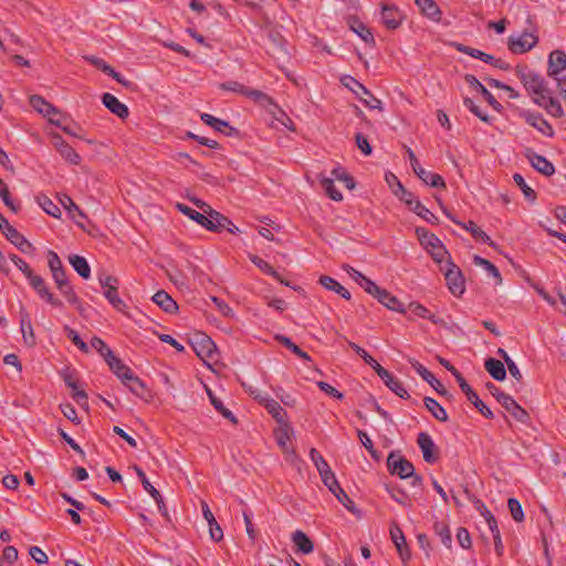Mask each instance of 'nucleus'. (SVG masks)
<instances>
[{
  "label": "nucleus",
  "instance_id": "nucleus-40",
  "mask_svg": "<svg viewBox=\"0 0 566 566\" xmlns=\"http://www.w3.org/2000/svg\"><path fill=\"white\" fill-rule=\"evenodd\" d=\"M464 493L475 504V509L481 513V515L485 518L490 531L492 532V526L497 525V522L491 511L484 505L482 501L474 497L468 489H464Z\"/></svg>",
  "mask_w": 566,
  "mask_h": 566
},
{
  "label": "nucleus",
  "instance_id": "nucleus-59",
  "mask_svg": "<svg viewBox=\"0 0 566 566\" xmlns=\"http://www.w3.org/2000/svg\"><path fill=\"white\" fill-rule=\"evenodd\" d=\"M507 506L514 521L522 522L524 520V512L522 505L516 499H509Z\"/></svg>",
  "mask_w": 566,
  "mask_h": 566
},
{
  "label": "nucleus",
  "instance_id": "nucleus-4",
  "mask_svg": "<svg viewBox=\"0 0 566 566\" xmlns=\"http://www.w3.org/2000/svg\"><path fill=\"white\" fill-rule=\"evenodd\" d=\"M344 86L348 87L355 95L370 109H382V103L375 97L369 90H367L355 77L346 75L342 78Z\"/></svg>",
  "mask_w": 566,
  "mask_h": 566
},
{
  "label": "nucleus",
  "instance_id": "nucleus-62",
  "mask_svg": "<svg viewBox=\"0 0 566 566\" xmlns=\"http://www.w3.org/2000/svg\"><path fill=\"white\" fill-rule=\"evenodd\" d=\"M64 331L66 332L67 337L71 338L73 344L75 346H77L78 349H81L83 353H88L87 344L81 339V337L78 336V334L74 329H72L71 327H69L66 325V326H64Z\"/></svg>",
  "mask_w": 566,
  "mask_h": 566
},
{
  "label": "nucleus",
  "instance_id": "nucleus-61",
  "mask_svg": "<svg viewBox=\"0 0 566 566\" xmlns=\"http://www.w3.org/2000/svg\"><path fill=\"white\" fill-rule=\"evenodd\" d=\"M429 253L432 255L433 260L440 265H442L443 262L446 263L448 259L451 260L448 251L446 250L442 243H440L436 249L429 250Z\"/></svg>",
  "mask_w": 566,
  "mask_h": 566
},
{
  "label": "nucleus",
  "instance_id": "nucleus-47",
  "mask_svg": "<svg viewBox=\"0 0 566 566\" xmlns=\"http://www.w3.org/2000/svg\"><path fill=\"white\" fill-rule=\"evenodd\" d=\"M473 263L475 265L483 266L495 279L496 284L502 283V276H501L499 269L493 263H491L489 260H486L480 255H474Z\"/></svg>",
  "mask_w": 566,
  "mask_h": 566
},
{
  "label": "nucleus",
  "instance_id": "nucleus-20",
  "mask_svg": "<svg viewBox=\"0 0 566 566\" xmlns=\"http://www.w3.org/2000/svg\"><path fill=\"white\" fill-rule=\"evenodd\" d=\"M102 102L113 114L117 115L119 118L124 119L128 116L129 112L125 104L119 102L111 93H104L102 96Z\"/></svg>",
  "mask_w": 566,
  "mask_h": 566
},
{
  "label": "nucleus",
  "instance_id": "nucleus-48",
  "mask_svg": "<svg viewBox=\"0 0 566 566\" xmlns=\"http://www.w3.org/2000/svg\"><path fill=\"white\" fill-rule=\"evenodd\" d=\"M36 201L48 214L54 218H59L61 216V210L59 206L55 205L48 196L39 195L36 197Z\"/></svg>",
  "mask_w": 566,
  "mask_h": 566
},
{
  "label": "nucleus",
  "instance_id": "nucleus-8",
  "mask_svg": "<svg viewBox=\"0 0 566 566\" xmlns=\"http://www.w3.org/2000/svg\"><path fill=\"white\" fill-rule=\"evenodd\" d=\"M538 38L530 32H523L520 35H511L507 40L509 50L514 54L528 52L536 45Z\"/></svg>",
  "mask_w": 566,
  "mask_h": 566
},
{
  "label": "nucleus",
  "instance_id": "nucleus-52",
  "mask_svg": "<svg viewBox=\"0 0 566 566\" xmlns=\"http://www.w3.org/2000/svg\"><path fill=\"white\" fill-rule=\"evenodd\" d=\"M249 259L255 266H258L264 273L271 275L276 280H281V275L266 261H264L260 256L250 254Z\"/></svg>",
  "mask_w": 566,
  "mask_h": 566
},
{
  "label": "nucleus",
  "instance_id": "nucleus-6",
  "mask_svg": "<svg viewBox=\"0 0 566 566\" xmlns=\"http://www.w3.org/2000/svg\"><path fill=\"white\" fill-rule=\"evenodd\" d=\"M440 270L444 272V277L450 292L455 296L463 294L465 287L461 270L449 259L446 261L444 265L440 266Z\"/></svg>",
  "mask_w": 566,
  "mask_h": 566
},
{
  "label": "nucleus",
  "instance_id": "nucleus-44",
  "mask_svg": "<svg viewBox=\"0 0 566 566\" xmlns=\"http://www.w3.org/2000/svg\"><path fill=\"white\" fill-rule=\"evenodd\" d=\"M419 241L421 245L429 252L431 249H436L440 243H442L434 234L429 231L418 228L416 230Z\"/></svg>",
  "mask_w": 566,
  "mask_h": 566
},
{
  "label": "nucleus",
  "instance_id": "nucleus-17",
  "mask_svg": "<svg viewBox=\"0 0 566 566\" xmlns=\"http://www.w3.org/2000/svg\"><path fill=\"white\" fill-rule=\"evenodd\" d=\"M380 379L385 382V385L395 392L398 397L402 399L409 398L408 391L405 389L403 385L399 379L395 378L387 369H381L379 371Z\"/></svg>",
  "mask_w": 566,
  "mask_h": 566
},
{
  "label": "nucleus",
  "instance_id": "nucleus-56",
  "mask_svg": "<svg viewBox=\"0 0 566 566\" xmlns=\"http://www.w3.org/2000/svg\"><path fill=\"white\" fill-rule=\"evenodd\" d=\"M352 30L366 43L374 42L373 33L363 22L355 21L352 24Z\"/></svg>",
  "mask_w": 566,
  "mask_h": 566
},
{
  "label": "nucleus",
  "instance_id": "nucleus-33",
  "mask_svg": "<svg viewBox=\"0 0 566 566\" xmlns=\"http://www.w3.org/2000/svg\"><path fill=\"white\" fill-rule=\"evenodd\" d=\"M134 395L139 398L147 399L150 397L149 390L146 388L145 384L134 374L132 377H128L127 380L123 382Z\"/></svg>",
  "mask_w": 566,
  "mask_h": 566
},
{
  "label": "nucleus",
  "instance_id": "nucleus-60",
  "mask_svg": "<svg viewBox=\"0 0 566 566\" xmlns=\"http://www.w3.org/2000/svg\"><path fill=\"white\" fill-rule=\"evenodd\" d=\"M322 481L325 486L328 488V490L335 495L337 492H340V485L334 474V472L331 470L326 475H322Z\"/></svg>",
  "mask_w": 566,
  "mask_h": 566
},
{
  "label": "nucleus",
  "instance_id": "nucleus-39",
  "mask_svg": "<svg viewBox=\"0 0 566 566\" xmlns=\"http://www.w3.org/2000/svg\"><path fill=\"white\" fill-rule=\"evenodd\" d=\"M292 541L297 547V551L303 554H310L314 549L313 542L308 538V536L303 531H295L292 534Z\"/></svg>",
  "mask_w": 566,
  "mask_h": 566
},
{
  "label": "nucleus",
  "instance_id": "nucleus-50",
  "mask_svg": "<svg viewBox=\"0 0 566 566\" xmlns=\"http://www.w3.org/2000/svg\"><path fill=\"white\" fill-rule=\"evenodd\" d=\"M104 296L119 312H124L126 304L118 295V285L104 290Z\"/></svg>",
  "mask_w": 566,
  "mask_h": 566
},
{
  "label": "nucleus",
  "instance_id": "nucleus-26",
  "mask_svg": "<svg viewBox=\"0 0 566 566\" xmlns=\"http://www.w3.org/2000/svg\"><path fill=\"white\" fill-rule=\"evenodd\" d=\"M262 405L268 410V412L276 420L279 424L287 422L286 411L281 407V405L271 398L262 399Z\"/></svg>",
  "mask_w": 566,
  "mask_h": 566
},
{
  "label": "nucleus",
  "instance_id": "nucleus-58",
  "mask_svg": "<svg viewBox=\"0 0 566 566\" xmlns=\"http://www.w3.org/2000/svg\"><path fill=\"white\" fill-rule=\"evenodd\" d=\"M133 468L138 478L140 479V482L145 491H147L151 497H156L158 495V490L155 486H153V484L148 481L145 472L138 465H134Z\"/></svg>",
  "mask_w": 566,
  "mask_h": 566
},
{
  "label": "nucleus",
  "instance_id": "nucleus-31",
  "mask_svg": "<svg viewBox=\"0 0 566 566\" xmlns=\"http://www.w3.org/2000/svg\"><path fill=\"white\" fill-rule=\"evenodd\" d=\"M408 310L416 316L427 318L436 325L447 326V323L444 322L443 318H440L433 314H430L429 310L419 303H413V302L410 303L408 306Z\"/></svg>",
  "mask_w": 566,
  "mask_h": 566
},
{
  "label": "nucleus",
  "instance_id": "nucleus-41",
  "mask_svg": "<svg viewBox=\"0 0 566 566\" xmlns=\"http://www.w3.org/2000/svg\"><path fill=\"white\" fill-rule=\"evenodd\" d=\"M176 208L181 212L184 213L185 216L189 217L191 220L196 221L198 224H200L201 227L203 228H207V222H208V219H209V216L203 213V212H199L184 203H176Z\"/></svg>",
  "mask_w": 566,
  "mask_h": 566
},
{
  "label": "nucleus",
  "instance_id": "nucleus-19",
  "mask_svg": "<svg viewBox=\"0 0 566 566\" xmlns=\"http://www.w3.org/2000/svg\"><path fill=\"white\" fill-rule=\"evenodd\" d=\"M374 297H376L382 305H385L387 308L391 311L398 313H406L403 304L385 289L379 287L378 292L375 293Z\"/></svg>",
  "mask_w": 566,
  "mask_h": 566
},
{
  "label": "nucleus",
  "instance_id": "nucleus-9",
  "mask_svg": "<svg viewBox=\"0 0 566 566\" xmlns=\"http://www.w3.org/2000/svg\"><path fill=\"white\" fill-rule=\"evenodd\" d=\"M409 364L412 368L419 374V376L427 381L439 395L451 398V394L444 388L440 380H438L434 375L429 371L424 366H422L419 361L409 358Z\"/></svg>",
  "mask_w": 566,
  "mask_h": 566
},
{
  "label": "nucleus",
  "instance_id": "nucleus-51",
  "mask_svg": "<svg viewBox=\"0 0 566 566\" xmlns=\"http://www.w3.org/2000/svg\"><path fill=\"white\" fill-rule=\"evenodd\" d=\"M321 187L326 193V196H328L332 200H343V195L334 185V179H321Z\"/></svg>",
  "mask_w": 566,
  "mask_h": 566
},
{
  "label": "nucleus",
  "instance_id": "nucleus-64",
  "mask_svg": "<svg viewBox=\"0 0 566 566\" xmlns=\"http://www.w3.org/2000/svg\"><path fill=\"white\" fill-rule=\"evenodd\" d=\"M457 541H458L459 545L464 549H469L472 546L470 533L468 532V530L465 527L458 528Z\"/></svg>",
  "mask_w": 566,
  "mask_h": 566
},
{
  "label": "nucleus",
  "instance_id": "nucleus-23",
  "mask_svg": "<svg viewBox=\"0 0 566 566\" xmlns=\"http://www.w3.org/2000/svg\"><path fill=\"white\" fill-rule=\"evenodd\" d=\"M467 84L471 87L478 90L484 99L494 108L499 109L500 103L494 98V96L488 91V88L474 76L471 74H467L464 76Z\"/></svg>",
  "mask_w": 566,
  "mask_h": 566
},
{
  "label": "nucleus",
  "instance_id": "nucleus-38",
  "mask_svg": "<svg viewBox=\"0 0 566 566\" xmlns=\"http://www.w3.org/2000/svg\"><path fill=\"white\" fill-rule=\"evenodd\" d=\"M423 403L428 411L432 415V417L436 418L438 421H448L449 418L446 409L436 399L431 397H426L423 399Z\"/></svg>",
  "mask_w": 566,
  "mask_h": 566
},
{
  "label": "nucleus",
  "instance_id": "nucleus-42",
  "mask_svg": "<svg viewBox=\"0 0 566 566\" xmlns=\"http://www.w3.org/2000/svg\"><path fill=\"white\" fill-rule=\"evenodd\" d=\"M69 261L73 269L81 275L83 279H88L91 276V268L85 258L74 254L69 258Z\"/></svg>",
  "mask_w": 566,
  "mask_h": 566
},
{
  "label": "nucleus",
  "instance_id": "nucleus-36",
  "mask_svg": "<svg viewBox=\"0 0 566 566\" xmlns=\"http://www.w3.org/2000/svg\"><path fill=\"white\" fill-rule=\"evenodd\" d=\"M420 11L433 21H439L441 11L434 0H415Z\"/></svg>",
  "mask_w": 566,
  "mask_h": 566
},
{
  "label": "nucleus",
  "instance_id": "nucleus-25",
  "mask_svg": "<svg viewBox=\"0 0 566 566\" xmlns=\"http://www.w3.org/2000/svg\"><path fill=\"white\" fill-rule=\"evenodd\" d=\"M30 104L38 113L42 114L44 117L60 114V111L55 106L46 102L40 95H32L30 97Z\"/></svg>",
  "mask_w": 566,
  "mask_h": 566
},
{
  "label": "nucleus",
  "instance_id": "nucleus-14",
  "mask_svg": "<svg viewBox=\"0 0 566 566\" xmlns=\"http://www.w3.org/2000/svg\"><path fill=\"white\" fill-rule=\"evenodd\" d=\"M521 116L524 118V120L528 125L536 128L544 136L552 137L554 135L553 127L548 124V122L539 113H531V112L524 111L521 113Z\"/></svg>",
  "mask_w": 566,
  "mask_h": 566
},
{
  "label": "nucleus",
  "instance_id": "nucleus-49",
  "mask_svg": "<svg viewBox=\"0 0 566 566\" xmlns=\"http://www.w3.org/2000/svg\"><path fill=\"white\" fill-rule=\"evenodd\" d=\"M310 458L313 461L321 476L326 475V473L331 471L328 463L315 448H312L310 450Z\"/></svg>",
  "mask_w": 566,
  "mask_h": 566
},
{
  "label": "nucleus",
  "instance_id": "nucleus-7",
  "mask_svg": "<svg viewBox=\"0 0 566 566\" xmlns=\"http://www.w3.org/2000/svg\"><path fill=\"white\" fill-rule=\"evenodd\" d=\"M387 468L390 474L398 475L400 479H408L413 474V464L403 458L399 451H391L387 458Z\"/></svg>",
  "mask_w": 566,
  "mask_h": 566
},
{
  "label": "nucleus",
  "instance_id": "nucleus-30",
  "mask_svg": "<svg viewBox=\"0 0 566 566\" xmlns=\"http://www.w3.org/2000/svg\"><path fill=\"white\" fill-rule=\"evenodd\" d=\"M484 368L495 380L502 381L506 378L504 363L499 359L488 358L484 363Z\"/></svg>",
  "mask_w": 566,
  "mask_h": 566
},
{
  "label": "nucleus",
  "instance_id": "nucleus-12",
  "mask_svg": "<svg viewBox=\"0 0 566 566\" xmlns=\"http://www.w3.org/2000/svg\"><path fill=\"white\" fill-rule=\"evenodd\" d=\"M417 443L421 449L423 460L427 463H434L439 459L437 447L432 438L427 432H420L417 438Z\"/></svg>",
  "mask_w": 566,
  "mask_h": 566
},
{
  "label": "nucleus",
  "instance_id": "nucleus-37",
  "mask_svg": "<svg viewBox=\"0 0 566 566\" xmlns=\"http://www.w3.org/2000/svg\"><path fill=\"white\" fill-rule=\"evenodd\" d=\"M64 381H65L66 386L73 390L72 398L81 407H84L85 409H87L88 408L87 394L84 390L78 389L76 381L72 378L71 375H65Z\"/></svg>",
  "mask_w": 566,
  "mask_h": 566
},
{
  "label": "nucleus",
  "instance_id": "nucleus-32",
  "mask_svg": "<svg viewBox=\"0 0 566 566\" xmlns=\"http://www.w3.org/2000/svg\"><path fill=\"white\" fill-rule=\"evenodd\" d=\"M531 165L536 169L539 174L544 176H552L555 171L554 166L551 161H548L545 157L533 154L528 157Z\"/></svg>",
  "mask_w": 566,
  "mask_h": 566
},
{
  "label": "nucleus",
  "instance_id": "nucleus-55",
  "mask_svg": "<svg viewBox=\"0 0 566 566\" xmlns=\"http://www.w3.org/2000/svg\"><path fill=\"white\" fill-rule=\"evenodd\" d=\"M59 202L65 210L69 211L73 219H75V212L81 218L85 217L83 212L80 210V208L73 202V200L67 195L59 196Z\"/></svg>",
  "mask_w": 566,
  "mask_h": 566
},
{
  "label": "nucleus",
  "instance_id": "nucleus-16",
  "mask_svg": "<svg viewBox=\"0 0 566 566\" xmlns=\"http://www.w3.org/2000/svg\"><path fill=\"white\" fill-rule=\"evenodd\" d=\"M20 329L24 344L28 347H33L35 345V335L31 324L30 315L24 308H21L20 311Z\"/></svg>",
  "mask_w": 566,
  "mask_h": 566
},
{
  "label": "nucleus",
  "instance_id": "nucleus-45",
  "mask_svg": "<svg viewBox=\"0 0 566 566\" xmlns=\"http://www.w3.org/2000/svg\"><path fill=\"white\" fill-rule=\"evenodd\" d=\"M201 120L207 124L208 126H211L217 132L224 133L227 128L230 129V132L234 130L226 120H222L220 118H217L210 114L202 113L200 115ZM227 135H231V133H227Z\"/></svg>",
  "mask_w": 566,
  "mask_h": 566
},
{
  "label": "nucleus",
  "instance_id": "nucleus-57",
  "mask_svg": "<svg viewBox=\"0 0 566 566\" xmlns=\"http://www.w3.org/2000/svg\"><path fill=\"white\" fill-rule=\"evenodd\" d=\"M219 87L223 91H231V92L240 93L247 97H249V92L251 91V88L244 86L243 84H241L237 81H228V82L221 83L219 85Z\"/></svg>",
  "mask_w": 566,
  "mask_h": 566
},
{
  "label": "nucleus",
  "instance_id": "nucleus-21",
  "mask_svg": "<svg viewBox=\"0 0 566 566\" xmlns=\"http://www.w3.org/2000/svg\"><path fill=\"white\" fill-rule=\"evenodd\" d=\"M249 98L268 109V112L271 114H275L276 109L281 111L277 104L274 103L273 98L262 91L251 88L249 92Z\"/></svg>",
  "mask_w": 566,
  "mask_h": 566
},
{
  "label": "nucleus",
  "instance_id": "nucleus-1",
  "mask_svg": "<svg viewBox=\"0 0 566 566\" xmlns=\"http://www.w3.org/2000/svg\"><path fill=\"white\" fill-rule=\"evenodd\" d=\"M516 74L536 105L544 108L553 117L560 118L564 116L565 113L560 102L553 96L552 88L541 74L526 67H518Z\"/></svg>",
  "mask_w": 566,
  "mask_h": 566
},
{
  "label": "nucleus",
  "instance_id": "nucleus-54",
  "mask_svg": "<svg viewBox=\"0 0 566 566\" xmlns=\"http://www.w3.org/2000/svg\"><path fill=\"white\" fill-rule=\"evenodd\" d=\"M91 346L101 354L106 363L111 359V357L115 356L109 347L104 343V340L97 336H94L91 339Z\"/></svg>",
  "mask_w": 566,
  "mask_h": 566
},
{
  "label": "nucleus",
  "instance_id": "nucleus-28",
  "mask_svg": "<svg viewBox=\"0 0 566 566\" xmlns=\"http://www.w3.org/2000/svg\"><path fill=\"white\" fill-rule=\"evenodd\" d=\"M4 235L23 253H27L32 248L31 243L14 227L7 229Z\"/></svg>",
  "mask_w": 566,
  "mask_h": 566
},
{
  "label": "nucleus",
  "instance_id": "nucleus-63",
  "mask_svg": "<svg viewBox=\"0 0 566 566\" xmlns=\"http://www.w3.org/2000/svg\"><path fill=\"white\" fill-rule=\"evenodd\" d=\"M521 191L523 192L525 199L530 202H535L537 196L535 190L525 182V179H514Z\"/></svg>",
  "mask_w": 566,
  "mask_h": 566
},
{
  "label": "nucleus",
  "instance_id": "nucleus-34",
  "mask_svg": "<svg viewBox=\"0 0 566 566\" xmlns=\"http://www.w3.org/2000/svg\"><path fill=\"white\" fill-rule=\"evenodd\" d=\"M318 282L326 290L334 291L345 300H350V292L347 289H345L342 284H339L335 279L328 275H322Z\"/></svg>",
  "mask_w": 566,
  "mask_h": 566
},
{
  "label": "nucleus",
  "instance_id": "nucleus-46",
  "mask_svg": "<svg viewBox=\"0 0 566 566\" xmlns=\"http://www.w3.org/2000/svg\"><path fill=\"white\" fill-rule=\"evenodd\" d=\"M56 287L65 296L67 302L75 305L77 307L78 312L82 314L83 310H82L81 301H80L78 296L76 295V293L74 292V289L71 285V283L66 282Z\"/></svg>",
  "mask_w": 566,
  "mask_h": 566
},
{
  "label": "nucleus",
  "instance_id": "nucleus-43",
  "mask_svg": "<svg viewBox=\"0 0 566 566\" xmlns=\"http://www.w3.org/2000/svg\"><path fill=\"white\" fill-rule=\"evenodd\" d=\"M433 532L434 534L441 539V543L447 547H452V536L450 528L447 523L444 522H434L433 524Z\"/></svg>",
  "mask_w": 566,
  "mask_h": 566
},
{
  "label": "nucleus",
  "instance_id": "nucleus-5",
  "mask_svg": "<svg viewBox=\"0 0 566 566\" xmlns=\"http://www.w3.org/2000/svg\"><path fill=\"white\" fill-rule=\"evenodd\" d=\"M191 346L197 356L203 360L217 363L219 359V352L212 339L206 334H197L191 340Z\"/></svg>",
  "mask_w": 566,
  "mask_h": 566
},
{
  "label": "nucleus",
  "instance_id": "nucleus-10",
  "mask_svg": "<svg viewBox=\"0 0 566 566\" xmlns=\"http://www.w3.org/2000/svg\"><path fill=\"white\" fill-rule=\"evenodd\" d=\"M461 390L465 394L468 400L486 418L494 417L492 410L479 398L478 394L471 388L467 380L462 377L458 380Z\"/></svg>",
  "mask_w": 566,
  "mask_h": 566
},
{
  "label": "nucleus",
  "instance_id": "nucleus-2",
  "mask_svg": "<svg viewBox=\"0 0 566 566\" xmlns=\"http://www.w3.org/2000/svg\"><path fill=\"white\" fill-rule=\"evenodd\" d=\"M547 75L553 78L566 103V52L555 50L548 55Z\"/></svg>",
  "mask_w": 566,
  "mask_h": 566
},
{
  "label": "nucleus",
  "instance_id": "nucleus-22",
  "mask_svg": "<svg viewBox=\"0 0 566 566\" xmlns=\"http://www.w3.org/2000/svg\"><path fill=\"white\" fill-rule=\"evenodd\" d=\"M153 301L168 314H174L178 311L176 301L164 290L156 292L153 296Z\"/></svg>",
  "mask_w": 566,
  "mask_h": 566
},
{
  "label": "nucleus",
  "instance_id": "nucleus-15",
  "mask_svg": "<svg viewBox=\"0 0 566 566\" xmlns=\"http://www.w3.org/2000/svg\"><path fill=\"white\" fill-rule=\"evenodd\" d=\"M381 21L388 29L395 30L401 24L402 14L395 6L385 3L381 8Z\"/></svg>",
  "mask_w": 566,
  "mask_h": 566
},
{
  "label": "nucleus",
  "instance_id": "nucleus-18",
  "mask_svg": "<svg viewBox=\"0 0 566 566\" xmlns=\"http://www.w3.org/2000/svg\"><path fill=\"white\" fill-rule=\"evenodd\" d=\"M292 434L293 428L289 422L281 423L275 430V438L280 448L286 453L295 454V450L289 447Z\"/></svg>",
  "mask_w": 566,
  "mask_h": 566
},
{
  "label": "nucleus",
  "instance_id": "nucleus-24",
  "mask_svg": "<svg viewBox=\"0 0 566 566\" xmlns=\"http://www.w3.org/2000/svg\"><path fill=\"white\" fill-rule=\"evenodd\" d=\"M389 188L396 197L403 201L409 208L415 203L413 195L408 191L399 179H386Z\"/></svg>",
  "mask_w": 566,
  "mask_h": 566
},
{
  "label": "nucleus",
  "instance_id": "nucleus-53",
  "mask_svg": "<svg viewBox=\"0 0 566 566\" xmlns=\"http://www.w3.org/2000/svg\"><path fill=\"white\" fill-rule=\"evenodd\" d=\"M275 339L281 343L282 345H284L286 348H289L290 350H292L296 356H298L300 358H303L305 360H311V357L307 355V353H305L304 350H302L296 344H294L289 337L286 336H283V335H276L275 336Z\"/></svg>",
  "mask_w": 566,
  "mask_h": 566
},
{
  "label": "nucleus",
  "instance_id": "nucleus-11",
  "mask_svg": "<svg viewBox=\"0 0 566 566\" xmlns=\"http://www.w3.org/2000/svg\"><path fill=\"white\" fill-rule=\"evenodd\" d=\"M449 218L458 226L462 227L463 229H465L467 231H469L471 233V235L478 240V241H482L484 243H488L491 248H493L495 251H500V248L499 245L493 241L491 240V238L481 229L476 226L475 222L473 221H468V222H461L460 220L455 219L454 217L452 216H449Z\"/></svg>",
  "mask_w": 566,
  "mask_h": 566
},
{
  "label": "nucleus",
  "instance_id": "nucleus-29",
  "mask_svg": "<svg viewBox=\"0 0 566 566\" xmlns=\"http://www.w3.org/2000/svg\"><path fill=\"white\" fill-rule=\"evenodd\" d=\"M107 365L111 370L122 380V382L134 375L130 368L116 356L111 357V359L107 361Z\"/></svg>",
  "mask_w": 566,
  "mask_h": 566
},
{
  "label": "nucleus",
  "instance_id": "nucleus-3",
  "mask_svg": "<svg viewBox=\"0 0 566 566\" xmlns=\"http://www.w3.org/2000/svg\"><path fill=\"white\" fill-rule=\"evenodd\" d=\"M486 388L514 419L522 423H525L528 420L530 417L526 410L522 408L510 395L503 392L492 382H488Z\"/></svg>",
  "mask_w": 566,
  "mask_h": 566
},
{
  "label": "nucleus",
  "instance_id": "nucleus-27",
  "mask_svg": "<svg viewBox=\"0 0 566 566\" xmlns=\"http://www.w3.org/2000/svg\"><path fill=\"white\" fill-rule=\"evenodd\" d=\"M230 226H232V221L228 217L223 216L217 210H213L209 216L206 229L209 231L218 232L221 229H227Z\"/></svg>",
  "mask_w": 566,
  "mask_h": 566
},
{
  "label": "nucleus",
  "instance_id": "nucleus-35",
  "mask_svg": "<svg viewBox=\"0 0 566 566\" xmlns=\"http://www.w3.org/2000/svg\"><path fill=\"white\" fill-rule=\"evenodd\" d=\"M206 391L214 409L218 412H220L226 419H228L231 423L237 424V417L223 405V402L219 398L216 397L212 390L206 387Z\"/></svg>",
  "mask_w": 566,
  "mask_h": 566
},
{
  "label": "nucleus",
  "instance_id": "nucleus-13",
  "mask_svg": "<svg viewBox=\"0 0 566 566\" xmlns=\"http://www.w3.org/2000/svg\"><path fill=\"white\" fill-rule=\"evenodd\" d=\"M28 280L30 282V285L38 292V294L41 298H44L52 306H55V307L63 306V302L61 300H59L57 297H55L49 291V289L45 285L44 280L41 276L33 274Z\"/></svg>",
  "mask_w": 566,
  "mask_h": 566
}]
</instances>
